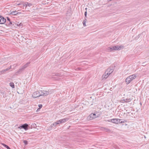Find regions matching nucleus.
Here are the masks:
<instances>
[{
  "label": "nucleus",
  "instance_id": "23",
  "mask_svg": "<svg viewBox=\"0 0 149 149\" xmlns=\"http://www.w3.org/2000/svg\"><path fill=\"white\" fill-rule=\"evenodd\" d=\"M42 104H39L38 107H39V109H40L42 107Z\"/></svg>",
  "mask_w": 149,
  "mask_h": 149
},
{
  "label": "nucleus",
  "instance_id": "2",
  "mask_svg": "<svg viewBox=\"0 0 149 149\" xmlns=\"http://www.w3.org/2000/svg\"><path fill=\"white\" fill-rule=\"evenodd\" d=\"M136 75L135 74L131 75L127 77L125 79V82L127 84H129L131 81L136 78Z\"/></svg>",
  "mask_w": 149,
  "mask_h": 149
},
{
  "label": "nucleus",
  "instance_id": "22",
  "mask_svg": "<svg viewBox=\"0 0 149 149\" xmlns=\"http://www.w3.org/2000/svg\"><path fill=\"white\" fill-rule=\"evenodd\" d=\"M23 142L25 144V145L27 144L28 142L26 140H24Z\"/></svg>",
  "mask_w": 149,
  "mask_h": 149
},
{
  "label": "nucleus",
  "instance_id": "6",
  "mask_svg": "<svg viewBox=\"0 0 149 149\" xmlns=\"http://www.w3.org/2000/svg\"><path fill=\"white\" fill-rule=\"evenodd\" d=\"M40 95L41 96H46L50 93V91L45 90L41 91H40Z\"/></svg>",
  "mask_w": 149,
  "mask_h": 149
},
{
  "label": "nucleus",
  "instance_id": "18",
  "mask_svg": "<svg viewBox=\"0 0 149 149\" xmlns=\"http://www.w3.org/2000/svg\"><path fill=\"white\" fill-rule=\"evenodd\" d=\"M86 19H85L83 21V25L84 26H86Z\"/></svg>",
  "mask_w": 149,
  "mask_h": 149
},
{
  "label": "nucleus",
  "instance_id": "20",
  "mask_svg": "<svg viewBox=\"0 0 149 149\" xmlns=\"http://www.w3.org/2000/svg\"><path fill=\"white\" fill-rule=\"evenodd\" d=\"M56 75L57 76H59V77H61L62 76V75L61 74L59 73H57L56 74Z\"/></svg>",
  "mask_w": 149,
  "mask_h": 149
},
{
  "label": "nucleus",
  "instance_id": "12",
  "mask_svg": "<svg viewBox=\"0 0 149 149\" xmlns=\"http://www.w3.org/2000/svg\"><path fill=\"white\" fill-rule=\"evenodd\" d=\"M123 47V46H120L119 47L117 45L114 46L115 50H119Z\"/></svg>",
  "mask_w": 149,
  "mask_h": 149
},
{
  "label": "nucleus",
  "instance_id": "28",
  "mask_svg": "<svg viewBox=\"0 0 149 149\" xmlns=\"http://www.w3.org/2000/svg\"><path fill=\"white\" fill-rule=\"evenodd\" d=\"M10 69V68H7L6 69H4V70L6 72V71Z\"/></svg>",
  "mask_w": 149,
  "mask_h": 149
},
{
  "label": "nucleus",
  "instance_id": "3",
  "mask_svg": "<svg viewBox=\"0 0 149 149\" xmlns=\"http://www.w3.org/2000/svg\"><path fill=\"white\" fill-rule=\"evenodd\" d=\"M30 63V62H28L21 68L17 71L15 73V75H17L18 74L20 73L22 71L24 70L26 68H27Z\"/></svg>",
  "mask_w": 149,
  "mask_h": 149
},
{
  "label": "nucleus",
  "instance_id": "21",
  "mask_svg": "<svg viewBox=\"0 0 149 149\" xmlns=\"http://www.w3.org/2000/svg\"><path fill=\"white\" fill-rule=\"evenodd\" d=\"M105 130L106 131H108L109 130L108 129H106L105 128H103V131Z\"/></svg>",
  "mask_w": 149,
  "mask_h": 149
},
{
  "label": "nucleus",
  "instance_id": "32",
  "mask_svg": "<svg viewBox=\"0 0 149 149\" xmlns=\"http://www.w3.org/2000/svg\"><path fill=\"white\" fill-rule=\"evenodd\" d=\"M9 22V25H11L12 24V23L10 21V22Z\"/></svg>",
  "mask_w": 149,
  "mask_h": 149
},
{
  "label": "nucleus",
  "instance_id": "27",
  "mask_svg": "<svg viewBox=\"0 0 149 149\" xmlns=\"http://www.w3.org/2000/svg\"><path fill=\"white\" fill-rule=\"evenodd\" d=\"M54 126H55V123H54L51 125V127H52Z\"/></svg>",
  "mask_w": 149,
  "mask_h": 149
},
{
  "label": "nucleus",
  "instance_id": "25",
  "mask_svg": "<svg viewBox=\"0 0 149 149\" xmlns=\"http://www.w3.org/2000/svg\"><path fill=\"white\" fill-rule=\"evenodd\" d=\"M27 6H28L29 7H30L32 6V4L31 3H27Z\"/></svg>",
  "mask_w": 149,
  "mask_h": 149
},
{
  "label": "nucleus",
  "instance_id": "30",
  "mask_svg": "<svg viewBox=\"0 0 149 149\" xmlns=\"http://www.w3.org/2000/svg\"><path fill=\"white\" fill-rule=\"evenodd\" d=\"M84 14H85V17H86V15H87V12L86 11L85 12Z\"/></svg>",
  "mask_w": 149,
  "mask_h": 149
},
{
  "label": "nucleus",
  "instance_id": "10",
  "mask_svg": "<svg viewBox=\"0 0 149 149\" xmlns=\"http://www.w3.org/2000/svg\"><path fill=\"white\" fill-rule=\"evenodd\" d=\"M68 119L67 118H63V119H60L58 120V123L59 124L63 123L66 122V121H68Z\"/></svg>",
  "mask_w": 149,
  "mask_h": 149
},
{
  "label": "nucleus",
  "instance_id": "29",
  "mask_svg": "<svg viewBox=\"0 0 149 149\" xmlns=\"http://www.w3.org/2000/svg\"><path fill=\"white\" fill-rule=\"evenodd\" d=\"M7 20H8L9 22H10V19L8 17H7Z\"/></svg>",
  "mask_w": 149,
  "mask_h": 149
},
{
  "label": "nucleus",
  "instance_id": "17",
  "mask_svg": "<svg viewBox=\"0 0 149 149\" xmlns=\"http://www.w3.org/2000/svg\"><path fill=\"white\" fill-rule=\"evenodd\" d=\"M6 72V71L5 70H2L1 71H0V75L2 74L5 73Z\"/></svg>",
  "mask_w": 149,
  "mask_h": 149
},
{
  "label": "nucleus",
  "instance_id": "33",
  "mask_svg": "<svg viewBox=\"0 0 149 149\" xmlns=\"http://www.w3.org/2000/svg\"><path fill=\"white\" fill-rule=\"evenodd\" d=\"M115 148V149H120L117 146H116Z\"/></svg>",
  "mask_w": 149,
  "mask_h": 149
},
{
  "label": "nucleus",
  "instance_id": "13",
  "mask_svg": "<svg viewBox=\"0 0 149 149\" xmlns=\"http://www.w3.org/2000/svg\"><path fill=\"white\" fill-rule=\"evenodd\" d=\"M18 13L17 11H12L10 13V14L12 15H15L17 14Z\"/></svg>",
  "mask_w": 149,
  "mask_h": 149
},
{
  "label": "nucleus",
  "instance_id": "31",
  "mask_svg": "<svg viewBox=\"0 0 149 149\" xmlns=\"http://www.w3.org/2000/svg\"><path fill=\"white\" fill-rule=\"evenodd\" d=\"M24 6H26V7L27 6V3H26L24 5Z\"/></svg>",
  "mask_w": 149,
  "mask_h": 149
},
{
  "label": "nucleus",
  "instance_id": "5",
  "mask_svg": "<svg viewBox=\"0 0 149 149\" xmlns=\"http://www.w3.org/2000/svg\"><path fill=\"white\" fill-rule=\"evenodd\" d=\"M98 116V115H97L95 113H91L88 116V119L89 120H92Z\"/></svg>",
  "mask_w": 149,
  "mask_h": 149
},
{
  "label": "nucleus",
  "instance_id": "34",
  "mask_svg": "<svg viewBox=\"0 0 149 149\" xmlns=\"http://www.w3.org/2000/svg\"><path fill=\"white\" fill-rule=\"evenodd\" d=\"M20 5V3H19V4H17V5Z\"/></svg>",
  "mask_w": 149,
  "mask_h": 149
},
{
  "label": "nucleus",
  "instance_id": "7",
  "mask_svg": "<svg viewBox=\"0 0 149 149\" xmlns=\"http://www.w3.org/2000/svg\"><path fill=\"white\" fill-rule=\"evenodd\" d=\"M32 96L34 98H36L41 96L40 91H36L33 93Z\"/></svg>",
  "mask_w": 149,
  "mask_h": 149
},
{
  "label": "nucleus",
  "instance_id": "4",
  "mask_svg": "<svg viewBox=\"0 0 149 149\" xmlns=\"http://www.w3.org/2000/svg\"><path fill=\"white\" fill-rule=\"evenodd\" d=\"M121 119L118 118H113L108 120V121L111 122L112 123L118 124V123H121L124 122V121H121Z\"/></svg>",
  "mask_w": 149,
  "mask_h": 149
},
{
  "label": "nucleus",
  "instance_id": "9",
  "mask_svg": "<svg viewBox=\"0 0 149 149\" xmlns=\"http://www.w3.org/2000/svg\"><path fill=\"white\" fill-rule=\"evenodd\" d=\"M131 100L130 98H127L121 100H120V102L121 103H127L130 102Z\"/></svg>",
  "mask_w": 149,
  "mask_h": 149
},
{
  "label": "nucleus",
  "instance_id": "1",
  "mask_svg": "<svg viewBox=\"0 0 149 149\" xmlns=\"http://www.w3.org/2000/svg\"><path fill=\"white\" fill-rule=\"evenodd\" d=\"M113 67H110L107 68L104 72V77L103 78V79L104 78L105 79H107L113 72Z\"/></svg>",
  "mask_w": 149,
  "mask_h": 149
},
{
  "label": "nucleus",
  "instance_id": "35",
  "mask_svg": "<svg viewBox=\"0 0 149 149\" xmlns=\"http://www.w3.org/2000/svg\"><path fill=\"white\" fill-rule=\"evenodd\" d=\"M11 66H10L9 68H10V69L11 68Z\"/></svg>",
  "mask_w": 149,
  "mask_h": 149
},
{
  "label": "nucleus",
  "instance_id": "19",
  "mask_svg": "<svg viewBox=\"0 0 149 149\" xmlns=\"http://www.w3.org/2000/svg\"><path fill=\"white\" fill-rule=\"evenodd\" d=\"M110 49L111 51L115 50L114 46L112 47H110Z\"/></svg>",
  "mask_w": 149,
  "mask_h": 149
},
{
  "label": "nucleus",
  "instance_id": "16",
  "mask_svg": "<svg viewBox=\"0 0 149 149\" xmlns=\"http://www.w3.org/2000/svg\"><path fill=\"white\" fill-rule=\"evenodd\" d=\"M10 85L13 88H15L14 84V83L13 82H10Z\"/></svg>",
  "mask_w": 149,
  "mask_h": 149
},
{
  "label": "nucleus",
  "instance_id": "8",
  "mask_svg": "<svg viewBox=\"0 0 149 149\" xmlns=\"http://www.w3.org/2000/svg\"><path fill=\"white\" fill-rule=\"evenodd\" d=\"M6 22V19L0 15V24H4Z\"/></svg>",
  "mask_w": 149,
  "mask_h": 149
},
{
  "label": "nucleus",
  "instance_id": "15",
  "mask_svg": "<svg viewBox=\"0 0 149 149\" xmlns=\"http://www.w3.org/2000/svg\"><path fill=\"white\" fill-rule=\"evenodd\" d=\"M1 144L3 145L4 147L6 148L7 149H11L9 146L5 144L2 143H1Z\"/></svg>",
  "mask_w": 149,
  "mask_h": 149
},
{
  "label": "nucleus",
  "instance_id": "11",
  "mask_svg": "<svg viewBox=\"0 0 149 149\" xmlns=\"http://www.w3.org/2000/svg\"><path fill=\"white\" fill-rule=\"evenodd\" d=\"M28 125L26 124H24V125H22V126H20L19 128L21 127V128H23L24 129H25V130H28Z\"/></svg>",
  "mask_w": 149,
  "mask_h": 149
},
{
  "label": "nucleus",
  "instance_id": "24",
  "mask_svg": "<svg viewBox=\"0 0 149 149\" xmlns=\"http://www.w3.org/2000/svg\"><path fill=\"white\" fill-rule=\"evenodd\" d=\"M105 85L106 86V88H105H105H104V91H105V89H107V88L108 89L109 88V87L108 85H107L106 84H105Z\"/></svg>",
  "mask_w": 149,
  "mask_h": 149
},
{
  "label": "nucleus",
  "instance_id": "14",
  "mask_svg": "<svg viewBox=\"0 0 149 149\" xmlns=\"http://www.w3.org/2000/svg\"><path fill=\"white\" fill-rule=\"evenodd\" d=\"M71 9L68 10L67 11V13H66V14L67 15H69L70 16L71 15Z\"/></svg>",
  "mask_w": 149,
  "mask_h": 149
},
{
  "label": "nucleus",
  "instance_id": "26",
  "mask_svg": "<svg viewBox=\"0 0 149 149\" xmlns=\"http://www.w3.org/2000/svg\"><path fill=\"white\" fill-rule=\"evenodd\" d=\"M55 123V126L56 125H58L59 124V123H58V121H57Z\"/></svg>",
  "mask_w": 149,
  "mask_h": 149
}]
</instances>
